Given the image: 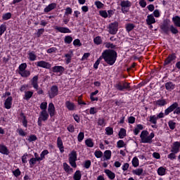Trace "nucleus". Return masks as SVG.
<instances>
[{
    "mask_svg": "<svg viewBox=\"0 0 180 180\" xmlns=\"http://www.w3.org/2000/svg\"><path fill=\"white\" fill-rule=\"evenodd\" d=\"M101 58H103L104 61H105L108 65H113V64L116 63L117 53L113 50H105L103 52Z\"/></svg>",
    "mask_w": 180,
    "mask_h": 180,
    "instance_id": "obj_1",
    "label": "nucleus"
},
{
    "mask_svg": "<svg viewBox=\"0 0 180 180\" xmlns=\"http://www.w3.org/2000/svg\"><path fill=\"white\" fill-rule=\"evenodd\" d=\"M155 134L154 132L150 134L147 130H143L140 134L141 143L143 144H151L153 143V139L155 137Z\"/></svg>",
    "mask_w": 180,
    "mask_h": 180,
    "instance_id": "obj_2",
    "label": "nucleus"
},
{
    "mask_svg": "<svg viewBox=\"0 0 180 180\" xmlns=\"http://www.w3.org/2000/svg\"><path fill=\"white\" fill-rule=\"evenodd\" d=\"M171 112H174V113L176 115L180 114V107H178V103H174L172 105L167 108L165 110V114L167 115H169Z\"/></svg>",
    "mask_w": 180,
    "mask_h": 180,
    "instance_id": "obj_3",
    "label": "nucleus"
},
{
    "mask_svg": "<svg viewBox=\"0 0 180 180\" xmlns=\"http://www.w3.org/2000/svg\"><path fill=\"white\" fill-rule=\"evenodd\" d=\"M77 151L75 150H72L69 154V162L73 168H77Z\"/></svg>",
    "mask_w": 180,
    "mask_h": 180,
    "instance_id": "obj_4",
    "label": "nucleus"
},
{
    "mask_svg": "<svg viewBox=\"0 0 180 180\" xmlns=\"http://www.w3.org/2000/svg\"><path fill=\"white\" fill-rule=\"evenodd\" d=\"M120 6H122V12L123 13H127L131 6V2L129 1H121Z\"/></svg>",
    "mask_w": 180,
    "mask_h": 180,
    "instance_id": "obj_5",
    "label": "nucleus"
},
{
    "mask_svg": "<svg viewBox=\"0 0 180 180\" xmlns=\"http://www.w3.org/2000/svg\"><path fill=\"white\" fill-rule=\"evenodd\" d=\"M118 29L119 23L117 22H115L109 25L108 32L110 34H116Z\"/></svg>",
    "mask_w": 180,
    "mask_h": 180,
    "instance_id": "obj_6",
    "label": "nucleus"
},
{
    "mask_svg": "<svg viewBox=\"0 0 180 180\" xmlns=\"http://www.w3.org/2000/svg\"><path fill=\"white\" fill-rule=\"evenodd\" d=\"M58 95V87L57 86H52L49 91V96L51 99H53L55 96Z\"/></svg>",
    "mask_w": 180,
    "mask_h": 180,
    "instance_id": "obj_7",
    "label": "nucleus"
},
{
    "mask_svg": "<svg viewBox=\"0 0 180 180\" xmlns=\"http://www.w3.org/2000/svg\"><path fill=\"white\" fill-rule=\"evenodd\" d=\"M36 65L37 67H40L41 68H46L47 70L51 68V64L44 60H40L37 62Z\"/></svg>",
    "mask_w": 180,
    "mask_h": 180,
    "instance_id": "obj_8",
    "label": "nucleus"
},
{
    "mask_svg": "<svg viewBox=\"0 0 180 180\" xmlns=\"http://www.w3.org/2000/svg\"><path fill=\"white\" fill-rule=\"evenodd\" d=\"M48 113L51 117L56 115V107L53 103H50L48 106Z\"/></svg>",
    "mask_w": 180,
    "mask_h": 180,
    "instance_id": "obj_9",
    "label": "nucleus"
},
{
    "mask_svg": "<svg viewBox=\"0 0 180 180\" xmlns=\"http://www.w3.org/2000/svg\"><path fill=\"white\" fill-rule=\"evenodd\" d=\"M155 18H154V15L153 14H150L147 16L146 18V23L148 25V26H150V27H153V25L154 23H155Z\"/></svg>",
    "mask_w": 180,
    "mask_h": 180,
    "instance_id": "obj_10",
    "label": "nucleus"
},
{
    "mask_svg": "<svg viewBox=\"0 0 180 180\" xmlns=\"http://www.w3.org/2000/svg\"><path fill=\"white\" fill-rule=\"evenodd\" d=\"M65 107L68 110H75L77 109V105L75 104L70 101H67L65 103Z\"/></svg>",
    "mask_w": 180,
    "mask_h": 180,
    "instance_id": "obj_11",
    "label": "nucleus"
},
{
    "mask_svg": "<svg viewBox=\"0 0 180 180\" xmlns=\"http://www.w3.org/2000/svg\"><path fill=\"white\" fill-rule=\"evenodd\" d=\"M12 96H8L4 102V108L6 109H11L12 108Z\"/></svg>",
    "mask_w": 180,
    "mask_h": 180,
    "instance_id": "obj_12",
    "label": "nucleus"
},
{
    "mask_svg": "<svg viewBox=\"0 0 180 180\" xmlns=\"http://www.w3.org/2000/svg\"><path fill=\"white\" fill-rule=\"evenodd\" d=\"M49 112H47V110H42L41 112H40V115H39V119H41V120H43V122H46V120H49Z\"/></svg>",
    "mask_w": 180,
    "mask_h": 180,
    "instance_id": "obj_13",
    "label": "nucleus"
},
{
    "mask_svg": "<svg viewBox=\"0 0 180 180\" xmlns=\"http://www.w3.org/2000/svg\"><path fill=\"white\" fill-rule=\"evenodd\" d=\"M55 29L58 30V32H60V33H71V30L68 27L56 26Z\"/></svg>",
    "mask_w": 180,
    "mask_h": 180,
    "instance_id": "obj_14",
    "label": "nucleus"
},
{
    "mask_svg": "<svg viewBox=\"0 0 180 180\" xmlns=\"http://www.w3.org/2000/svg\"><path fill=\"white\" fill-rule=\"evenodd\" d=\"M37 81H39V76H34L31 80L32 85L34 89H39V84Z\"/></svg>",
    "mask_w": 180,
    "mask_h": 180,
    "instance_id": "obj_15",
    "label": "nucleus"
},
{
    "mask_svg": "<svg viewBox=\"0 0 180 180\" xmlns=\"http://www.w3.org/2000/svg\"><path fill=\"white\" fill-rule=\"evenodd\" d=\"M57 146L60 153H64V144L63 143V140L60 137H58L57 139Z\"/></svg>",
    "mask_w": 180,
    "mask_h": 180,
    "instance_id": "obj_16",
    "label": "nucleus"
},
{
    "mask_svg": "<svg viewBox=\"0 0 180 180\" xmlns=\"http://www.w3.org/2000/svg\"><path fill=\"white\" fill-rule=\"evenodd\" d=\"M0 153L1 154H4L5 155H8L9 149H8V147H6V146L0 144Z\"/></svg>",
    "mask_w": 180,
    "mask_h": 180,
    "instance_id": "obj_17",
    "label": "nucleus"
},
{
    "mask_svg": "<svg viewBox=\"0 0 180 180\" xmlns=\"http://www.w3.org/2000/svg\"><path fill=\"white\" fill-rule=\"evenodd\" d=\"M104 172L107 175V176L111 180H113L116 177V174H115V173L110 169H106L104 170Z\"/></svg>",
    "mask_w": 180,
    "mask_h": 180,
    "instance_id": "obj_18",
    "label": "nucleus"
},
{
    "mask_svg": "<svg viewBox=\"0 0 180 180\" xmlns=\"http://www.w3.org/2000/svg\"><path fill=\"white\" fill-rule=\"evenodd\" d=\"M57 6V4L56 3H52L49 5H48L45 8H44V12H46V13H48V12H51V11H53V9H56Z\"/></svg>",
    "mask_w": 180,
    "mask_h": 180,
    "instance_id": "obj_19",
    "label": "nucleus"
},
{
    "mask_svg": "<svg viewBox=\"0 0 180 180\" xmlns=\"http://www.w3.org/2000/svg\"><path fill=\"white\" fill-rule=\"evenodd\" d=\"M144 129V126H143L141 124H139L136 125V127H135V129H134V134L135 136H137V134H139V133H140V131H141V130Z\"/></svg>",
    "mask_w": 180,
    "mask_h": 180,
    "instance_id": "obj_20",
    "label": "nucleus"
},
{
    "mask_svg": "<svg viewBox=\"0 0 180 180\" xmlns=\"http://www.w3.org/2000/svg\"><path fill=\"white\" fill-rule=\"evenodd\" d=\"M53 72H60V74H63L65 71L64 67L63 66H54L52 68Z\"/></svg>",
    "mask_w": 180,
    "mask_h": 180,
    "instance_id": "obj_21",
    "label": "nucleus"
},
{
    "mask_svg": "<svg viewBox=\"0 0 180 180\" xmlns=\"http://www.w3.org/2000/svg\"><path fill=\"white\" fill-rule=\"evenodd\" d=\"M37 161H41L40 160H39V158H31L29 161L30 168H33V167H34V165H36V162H37Z\"/></svg>",
    "mask_w": 180,
    "mask_h": 180,
    "instance_id": "obj_22",
    "label": "nucleus"
},
{
    "mask_svg": "<svg viewBox=\"0 0 180 180\" xmlns=\"http://www.w3.org/2000/svg\"><path fill=\"white\" fill-rule=\"evenodd\" d=\"M165 88L167 91H172V89H175V84L171 82H169L165 84Z\"/></svg>",
    "mask_w": 180,
    "mask_h": 180,
    "instance_id": "obj_23",
    "label": "nucleus"
},
{
    "mask_svg": "<svg viewBox=\"0 0 180 180\" xmlns=\"http://www.w3.org/2000/svg\"><path fill=\"white\" fill-rule=\"evenodd\" d=\"M28 58L30 61H36L37 56L36 55V53H34V52H30L28 53Z\"/></svg>",
    "mask_w": 180,
    "mask_h": 180,
    "instance_id": "obj_24",
    "label": "nucleus"
},
{
    "mask_svg": "<svg viewBox=\"0 0 180 180\" xmlns=\"http://www.w3.org/2000/svg\"><path fill=\"white\" fill-rule=\"evenodd\" d=\"M131 163H132L133 167H134V168H137V167H139V165H140V162L137 157H134L132 159Z\"/></svg>",
    "mask_w": 180,
    "mask_h": 180,
    "instance_id": "obj_25",
    "label": "nucleus"
},
{
    "mask_svg": "<svg viewBox=\"0 0 180 180\" xmlns=\"http://www.w3.org/2000/svg\"><path fill=\"white\" fill-rule=\"evenodd\" d=\"M20 75L23 78H27L28 77H30V70H22V72H20Z\"/></svg>",
    "mask_w": 180,
    "mask_h": 180,
    "instance_id": "obj_26",
    "label": "nucleus"
},
{
    "mask_svg": "<svg viewBox=\"0 0 180 180\" xmlns=\"http://www.w3.org/2000/svg\"><path fill=\"white\" fill-rule=\"evenodd\" d=\"M167 172V169L165 167H160L158 169V174L160 176H163V175H165V173Z\"/></svg>",
    "mask_w": 180,
    "mask_h": 180,
    "instance_id": "obj_27",
    "label": "nucleus"
},
{
    "mask_svg": "<svg viewBox=\"0 0 180 180\" xmlns=\"http://www.w3.org/2000/svg\"><path fill=\"white\" fill-rule=\"evenodd\" d=\"M82 174H81V171L77 170L74 174L73 179L75 180H81Z\"/></svg>",
    "mask_w": 180,
    "mask_h": 180,
    "instance_id": "obj_28",
    "label": "nucleus"
},
{
    "mask_svg": "<svg viewBox=\"0 0 180 180\" xmlns=\"http://www.w3.org/2000/svg\"><path fill=\"white\" fill-rule=\"evenodd\" d=\"M173 22L174 23L175 26L177 27H180V18L179 16H175L172 18Z\"/></svg>",
    "mask_w": 180,
    "mask_h": 180,
    "instance_id": "obj_29",
    "label": "nucleus"
},
{
    "mask_svg": "<svg viewBox=\"0 0 180 180\" xmlns=\"http://www.w3.org/2000/svg\"><path fill=\"white\" fill-rule=\"evenodd\" d=\"M65 63L66 64H70V63H71V59L72 58V53H66L65 54Z\"/></svg>",
    "mask_w": 180,
    "mask_h": 180,
    "instance_id": "obj_30",
    "label": "nucleus"
},
{
    "mask_svg": "<svg viewBox=\"0 0 180 180\" xmlns=\"http://www.w3.org/2000/svg\"><path fill=\"white\" fill-rule=\"evenodd\" d=\"M118 136L120 139H124V137H126V129L122 128L119 131Z\"/></svg>",
    "mask_w": 180,
    "mask_h": 180,
    "instance_id": "obj_31",
    "label": "nucleus"
},
{
    "mask_svg": "<svg viewBox=\"0 0 180 180\" xmlns=\"http://www.w3.org/2000/svg\"><path fill=\"white\" fill-rule=\"evenodd\" d=\"M157 120H158V118H157V115H151L149 117V122H150V123H153V124H157Z\"/></svg>",
    "mask_w": 180,
    "mask_h": 180,
    "instance_id": "obj_32",
    "label": "nucleus"
},
{
    "mask_svg": "<svg viewBox=\"0 0 180 180\" xmlns=\"http://www.w3.org/2000/svg\"><path fill=\"white\" fill-rule=\"evenodd\" d=\"M104 157L105 160H110L112 157V151H110V150H105L104 152Z\"/></svg>",
    "mask_w": 180,
    "mask_h": 180,
    "instance_id": "obj_33",
    "label": "nucleus"
},
{
    "mask_svg": "<svg viewBox=\"0 0 180 180\" xmlns=\"http://www.w3.org/2000/svg\"><path fill=\"white\" fill-rule=\"evenodd\" d=\"M133 174L134 175H137L138 176H140V175H141L143 172V170L142 168H139V169H136L134 171H132Z\"/></svg>",
    "mask_w": 180,
    "mask_h": 180,
    "instance_id": "obj_34",
    "label": "nucleus"
},
{
    "mask_svg": "<svg viewBox=\"0 0 180 180\" xmlns=\"http://www.w3.org/2000/svg\"><path fill=\"white\" fill-rule=\"evenodd\" d=\"M26 68H27V64L22 63L21 65H20V66L18 68V70H19L18 73L26 70Z\"/></svg>",
    "mask_w": 180,
    "mask_h": 180,
    "instance_id": "obj_35",
    "label": "nucleus"
},
{
    "mask_svg": "<svg viewBox=\"0 0 180 180\" xmlns=\"http://www.w3.org/2000/svg\"><path fill=\"white\" fill-rule=\"evenodd\" d=\"M49 154V150H43L41 154H40V158H39L38 160H40L41 161H43L44 160V157Z\"/></svg>",
    "mask_w": 180,
    "mask_h": 180,
    "instance_id": "obj_36",
    "label": "nucleus"
},
{
    "mask_svg": "<svg viewBox=\"0 0 180 180\" xmlns=\"http://www.w3.org/2000/svg\"><path fill=\"white\" fill-rule=\"evenodd\" d=\"M64 41L66 44H71L72 43V37L71 36H65L64 39Z\"/></svg>",
    "mask_w": 180,
    "mask_h": 180,
    "instance_id": "obj_37",
    "label": "nucleus"
},
{
    "mask_svg": "<svg viewBox=\"0 0 180 180\" xmlns=\"http://www.w3.org/2000/svg\"><path fill=\"white\" fill-rule=\"evenodd\" d=\"M63 168L65 171V172H72V168H71L70 167V165H68V164L67 163H63Z\"/></svg>",
    "mask_w": 180,
    "mask_h": 180,
    "instance_id": "obj_38",
    "label": "nucleus"
},
{
    "mask_svg": "<svg viewBox=\"0 0 180 180\" xmlns=\"http://www.w3.org/2000/svg\"><path fill=\"white\" fill-rule=\"evenodd\" d=\"M85 144L87 146V147H90L92 148L94 147V141L91 139H88L85 141Z\"/></svg>",
    "mask_w": 180,
    "mask_h": 180,
    "instance_id": "obj_39",
    "label": "nucleus"
},
{
    "mask_svg": "<svg viewBox=\"0 0 180 180\" xmlns=\"http://www.w3.org/2000/svg\"><path fill=\"white\" fill-rule=\"evenodd\" d=\"M33 96V91H25V99H26L27 101H29V99Z\"/></svg>",
    "mask_w": 180,
    "mask_h": 180,
    "instance_id": "obj_40",
    "label": "nucleus"
},
{
    "mask_svg": "<svg viewBox=\"0 0 180 180\" xmlns=\"http://www.w3.org/2000/svg\"><path fill=\"white\" fill-rule=\"evenodd\" d=\"M118 91H123V82H118L114 85Z\"/></svg>",
    "mask_w": 180,
    "mask_h": 180,
    "instance_id": "obj_41",
    "label": "nucleus"
},
{
    "mask_svg": "<svg viewBox=\"0 0 180 180\" xmlns=\"http://www.w3.org/2000/svg\"><path fill=\"white\" fill-rule=\"evenodd\" d=\"M94 41L95 44H97V45L102 44V37H101L99 36L96 37L94 39Z\"/></svg>",
    "mask_w": 180,
    "mask_h": 180,
    "instance_id": "obj_42",
    "label": "nucleus"
},
{
    "mask_svg": "<svg viewBox=\"0 0 180 180\" xmlns=\"http://www.w3.org/2000/svg\"><path fill=\"white\" fill-rule=\"evenodd\" d=\"M156 105L158 106H164L165 105H167V101L164 99H162V100H158L156 101Z\"/></svg>",
    "mask_w": 180,
    "mask_h": 180,
    "instance_id": "obj_43",
    "label": "nucleus"
},
{
    "mask_svg": "<svg viewBox=\"0 0 180 180\" xmlns=\"http://www.w3.org/2000/svg\"><path fill=\"white\" fill-rule=\"evenodd\" d=\"M173 60H175V56L174 55H170L168 56V58L165 60V64H169L171 61H173Z\"/></svg>",
    "mask_w": 180,
    "mask_h": 180,
    "instance_id": "obj_44",
    "label": "nucleus"
},
{
    "mask_svg": "<svg viewBox=\"0 0 180 180\" xmlns=\"http://www.w3.org/2000/svg\"><path fill=\"white\" fill-rule=\"evenodd\" d=\"M124 146H126V143H124V141L123 140H120L117 142V148H123Z\"/></svg>",
    "mask_w": 180,
    "mask_h": 180,
    "instance_id": "obj_45",
    "label": "nucleus"
},
{
    "mask_svg": "<svg viewBox=\"0 0 180 180\" xmlns=\"http://www.w3.org/2000/svg\"><path fill=\"white\" fill-rule=\"evenodd\" d=\"M85 137V134H84V132H79L78 136H77V141L81 143V141H82V140H84Z\"/></svg>",
    "mask_w": 180,
    "mask_h": 180,
    "instance_id": "obj_46",
    "label": "nucleus"
},
{
    "mask_svg": "<svg viewBox=\"0 0 180 180\" xmlns=\"http://www.w3.org/2000/svg\"><path fill=\"white\" fill-rule=\"evenodd\" d=\"M98 126H102V127H105V126H106V122H105V119L103 118L98 119Z\"/></svg>",
    "mask_w": 180,
    "mask_h": 180,
    "instance_id": "obj_47",
    "label": "nucleus"
},
{
    "mask_svg": "<svg viewBox=\"0 0 180 180\" xmlns=\"http://www.w3.org/2000/svg\"><path fill=\"white\" fill-rule=\"evenodd\" d=\"M94 4L96 5L97 9H102L103 8V4L99 1H96Z\"/></svg>",
    "mask_w": 180,
    "mask_h": 180,
    "instance_id": "obj_48",
    "label": "nucleus"
},
{
    "mask_svg": "<svg viewBox=\"0 0 180 180\" xmlns=\"http://www.w3.org/2000/svg\"><path fill=\"white\" fill-rule=\"evenodd\" d=\"M105 133H106V134H108V136H112V134H113V128L106 127Z\"/></svg>",
    "mask_w": 180,
    "mask_h": 180,
    "instance_id": "obj_49",
    "label": "nucleus"
},
{
    "mask_svg": "<svg viewBox=\"0 0 180 180\" xmlns=\"http://www.w3.org/2000/svg\"><path fill=\"white\" fill-rule=\"evenodd\" d=\"M98 113V108L95 107H91L89 110V115H95Z\"/></svg>",
    "mask_w": 180,
    "mask_h": 180,
    "instance_id": "obj_50",
    "label": "nucleus"
},
{
    "mask_svg": "<svg viewBox=\"0 0 180 180\" xmlns=\"http://www.w3.org/2000/svg\"><path fill=\"white\" fill-rule=\"evenodd\" d=\"M133 29H134V25H133V24H127L126 25L127 32H131V30H133Z\"/></svg>",
    "mask_w": 180,
    "mask_h": 180,
    "instance_id": "obj_51",
    "label": "nucleus"
},
{
    "mask_svg": "<svg viewBox=\"0 0 180 180\" xmlns=\"http://www.w3.org/2000/svg\"><path fill=\"white\" fill-rule=\"evenodd\" d=\"M11 18H12V14H11V13H7L3 15L4 20H8V19H11Z\"/></svg>",
    "mask_w": 180,
    "mask_h": 180,
    "instance_id": "obj_52",
    "label": "nucleus"
},
{
    "mask_svg": "<svg viewBox=\"0 0 180 180\" xmlns=\"http://www.w3.org/2000/svg\"><path fill=\"white\" fill-rule=\"evenodd\" d=\"M17 133H18L19 135L22 136V137H25V136H26V134H27L26 133V131H24V130L20 128L17 129Z\"/></svg>",
    "mask_w": 180,
    "mask_h": 180,
    "instance_id": "obj_53",
    "label": "nucleus"
},
{
    "mask_svg": "<svg viewBox=\"0 0 180 180\" xmlns=\"http://www.w3.org/2000/svg\"><path fill=\"white\" fill-rule=\"evenodd\" d=\"M170 32L173 33V34H176L178 33V29L176 27H174V25H171L169 27Z\"/></svg>",
    "mask_w": 180,
    "mask_h": 180,
    "instance_id": "obj_54",
    "label": "nucleus"
},
{
    "mask_svg": "<svg viewBox=\"0 0 180 180\" xmlns=\"http://www.w3.org/2000/svg\"><path fill=\"white\" fill-rule=\"evenodd\" d=\"M168 124L169 129H171V130H174V129H175V126L176 124L174 122V121H169Z\"/></svg>",
    "mask_w": 180,
    "mask_h": 180,
    "instance_id": "obj_55",
    "label": "nucleus"
},
{
    "mask_svg": "<svg viewBox=\"0 0 180 180\" xmlns=\"http://www.w3.org/2000/svg\"><path fill=\"white\" fill-rule=\"evenodd\" d=\"M94 155H95V157H96V158H101L102 157V155H103V153L101 150H96L94 153Z\"/></svg>",
    "mask_w": 180,
    "mask_h": 180,
    "instance_id": "obj_56",
    "label": "nucleus"
},
{
    "mask_svg": "<svg viewBox=\"0 0 180 180\" xmlns=\"http://www.w3.org/2000/svg\"><path fill=\"white\" fill-rule=\"evenodd\" d=\"M40 109H41V110H46L47 102H42L40 105Z\"/></svg>",
    "mask_w": 180,
    "mask_h": 180,
    "instance_id": "obj_57",
    "label": "nucleus"
},
{
    "mask_svg": "<svg viewBox=\"0 0 180 180\" xmlns=\"http://www.w3.org/2000/svg\"><path fill=\"white\" fill-rule=\"evenodd\" d=\"M27 157H28V155L27 153H25L22 157V162L23 164H26V162H27Z\"/></svg>",
    "mask_w": 180,
    "mask_h": 180,
    "instance_id": "obj_58",
    "label": "nucleus"
},
{
    "mask_svg": "<svg viewBox=\"0 0 180 180\" xmlns=\"http://www.w3.org/2000/svg\"><path fill=\"white\" fill-rule=\"evenodd\" d=\"M135 122H136V117L131 116L128 118V123H129L130 124H134Z\"/></svg>",
    "mask_w": 180,
    "mask_h": 180,
    "instance_id": "obj_59",
    "label": "nucleus"
},
{
    "mask_svg": "<svg viewBox=\"0 0 180 180\" xmlns=\"http://www.w3.org/2000/svg\"><path fill=\"white\" fill-rule=\"evenodd\" d=\"M91 160H86L84 165V168L88 169L91 167Z\"/></svg>",
    "mask_w": 180,
    "mask_h": 180,
    "instance_id": "obj_60",
    "label": "nucleus"
},
{
    "mask_svg": "<svg viewBox=\"0 0 180 180\" xmlns=\"http://www.w3.org/2000/svg\"><path fill=\"white\" fill-rule=\"evenodd\" d=\"M139 5L141 8H146L147 6V2H146V0H139Z\"/></svg>",
    "mask_w": 180,
    "mask_h": 180,
    "instance_id": "obj_61",
    "label": "nucleus"
},
{
    "mask_svg": "<svg viewBox=\"0 0 180 180\" xmlns=\"http://www.w3.org/2000/svg\"><path fill=\"white\" fill-rule=\"evenodd\" d=\"M129 167H130L129 163H124L123 165L122 166V171H127V169H129Z\"/></svg>",
    "mask_w": 180,
    "mask_h": 180,
    "instance_id": "obj_62",
    "label": "nucleus"
},
{
    "mask_svg": "<svg viewBox=\"0 0 180 180\" xmlns=\"http://www.w3.org/2000/svg\"><path fill=\"white\" fill-rule=\"evenodd\" d=\"M73 46H77L79 47L81 46V41L79 39H76L73 41Z\"/></svg>",
    "mask_w": 180,
    "mask_h": 180,
    "instance_id": "obj_63",
    "label": "nucleus"
},
{
    "mask_svg": "<svg viewBox=\"0 0 180 180\" xmlns=\"http://www.w3.org/2000/svg\"><path fill=\"white\" fill-rule=\"evenodd\" d=\"M153 16H155V18H160V16H161V14L160 13V11L159 10H155L153 11Z\"/></svg>",
    "mask_w": 180,
    "mask_h": 180,
    "instance_id": "obj_64",
    "label": "nucleus"
}]
</instances>
